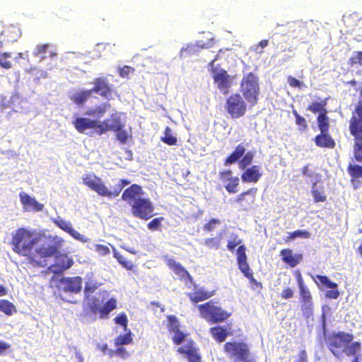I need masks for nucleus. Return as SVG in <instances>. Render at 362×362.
Returning <instances> with one entry per match:
<instances>
[{
    "label": "nucleus",
    "mask_w": 362,
    "mask_h": 362,
    "mask_svg": "<svg viewBox=\"0 0 362 362\" xmlns=\"http://www.w3.org/2000/svg\"><path fill=\"white\" fill-rule=\"evenodd\" d=\"M9 245L12 251L26 258L35 267H43L41 259L52 257L60 246V241L54 245L37 247L41 235L36 230L21 227L11 233Z\"/></svg>",
    "instance_id": "f257e3e1"
},
{
    "label": "nucleus",
    "mask_w": 362,
    "mask_h": 362,
    "mask_svg": "<svg viewBox=\"0 0 362 362\" xmlns=\"http://www.w3.org/2000/svg\"><path fill=\"white\" fill-rule=\"evenodd\" d=\"M349 130L354 137V156L356 161L362 163V101H358L351 112Z\"/></svg>",
    "instance_id": "f03ea898"
},
{
    "label": "nucleus",
    "mask_w": 362,
    "mask_h": 362,
    "mask_svg": "<svg viewBox=\"0 0 362 362\" xmlns=\"http://www.w3.org/2000/svg\"><path fill=\"white\" fill-rule=\"evenodd\" d=\"M242 243V240L236 234H233L227 243V248L229 251L233 252L235 248L238 246L236 250L237 263L239 269L247 277L251 283L255 284L257 287L262 288L261 282L257 281L253 276V272L247 262L246 247Z\"/></svg>",
    "instance_id": "7ed1b4c3"
},
{
    "label": "nucleus",
    "mask_w": 362,
    "mask_h": 362,
    "mask_svg": "<svg viewBox=\"0 0 362 362\" xmlns=\"http://www.w3.org/2000/svg\"><path fill=\"white\" fill-rule=\"evenodd\" d=\"M82 180L83 184L90 189L97 192L99 195L108 198L117 197L124 187L130 183V181L128 180L121 179L113 190H109L101 178L94 174H86L83 177Z\"/></svg>",
    "instance_id": "20e7f679"
},
{
    "label": "nucleus",
    "mask_w": 362,
    "mask_h": 362,
    "mask_svg": "<svg viewBox=\"0 0 362 362\" xmlns=\"http://www.w3.org/2000/svg\"><path fill=\"white\" fill-rule=\"evenodd\" d=\"M240 91L245 100L255 105L259 95V78L252 72L243 76L240 82Z\"/></svg>",
    "instance_id": "39448f33"
},
{
    "label": "nucleus",
    "mask_w": 362,
    "mask_h": 362,
    "mask_svg": "<svg viewBox=\"0 0 362 362\" xmlns=\"http://www.w3.org/2000/svg\"><path fill=\"white\" fill-rule=\"evenodd\" d=\"M201 316L211 323H218L225 321L230 316V313L215 305L212 300L198 305Z\"/></svg>",
    "instance_id": "423d86ee"
},
{
    "label": "nucleus",
    "mask_w": 362,
    "mask_h": 362,
    "mask_svg": "<svg viewBox=\"0 0 362 362\" xmlns=\"http://www.w3.org/2000/svg\"><path fill=\"white\" fill-rule=\"evenodd\" d=\"M57 241H60V246L57 249L54 255L52 257H54V263L49 267V269L54 274H59L67 270L74 264V260L65 253H60L64 240L57 236L54 237L49 245H54Z\"/></svg>",
    "instance_id": "0eeeda50"
},
{
    "label": "nucleus",
    "mask_w": 362,
    "mask_h": 362,
    "mask_svg": "<svg viewBox=\"0 0 362 362\" xmlns=\"http://www.w3.org/2000/svg\"><path fill=\"white\" fill-rule=\"evenodd\" d=\"M354 339V335L349 332H338L333 333L327 338V346L329 351L337 358H340L343 354L344 349Z\"/></svg>",
    "instance_id": "6e6552de"
},
{
    "label": "nucleus",
    "mask_w": 362,
    "mask_h": 362,
    "mask_svg": "<svg viewBox=\"0 0 362 362\" xmlns=\"http://www.w3.org/2000/svg\"><path fill=\"white\" fill-rule=\"evenodd\" d=\"M225 110L231 118H240L247 112L246 101L240 93H233L226 99Z\"/></svg>",
    "instance_id": "1a4fd4ad"
},
{
    "label": "nucleus",
    "mask_w": 362,
    "mask_h": 362,
    "mask_svg": "<svg viewBox=\"0 0 362 362\" xmlns=\"http://www.w3.org/2000/svg\"><path fill=\"white\" fill-rule=\"evenodd\" d=\"M223 351L234 361H245L250 356L248 345L239 341H227L223 346Z\"/></svg>",
    "instance_id": "9d476101"
},
{
    "label": "nucleus",
    "mask_w": 362,
    "mask_h": 362,
    "mask_svg": "<svg viewBox=\"0 0 362 362\" xmlns=\"http://www.w3.org/2000/svg\"><path fill=\"white\" fill-rule=\"evenodd\" d=\"M134 216L143 220H148L153 216V205L149 199L141 198L137 199L130 206Z\"/></svg>",
    "instance_id": "9b49d317"
},
{
    "label": "nucleus",
    "mask_w": 362,
    "mask_h": 362,
    "mask_svg": "<svg viewBox=\"0 0 362 362\" xmlns=\"http://www.w3.org/2000/svg\"><path fill=\"white\" fill-rule=\"evenodd\" d=\"M93 88L90 90L92 94L96 93L103 98L110 100L114 90L112 86L109 83L105 77H97L93 81Z\"/></svg>",
    "instance_id": "f8f14e48"
},
{
    "label": "nucleus",
    "mask_w": 362,
    "mask_h": 362,
    "mask_svg": "<svg viewBox=\"0 0 362 362\" xmlns=\"http://www.w3.org/2000/svg\"><path fill=\"white\" fill-rule=\"evenodd\" d=\"M313 280L320 289L324 288H331V290L327 291L325 293L327 298L337 299L339 296L337 284L332 281L327 276L317 274L313 277Z\"/></svg>",
    "instance_id": "ddd939ff"
},
{
    "label": "nucleus",
    "mask_w": 362,
    "mask_h": 362,
    "mask_svg": "<svg viewBox=\"0 0 362 362\" xmlns=\"http://www.w3.org/2000/svg\"><path fill=\"white\" fill-rule=\"evenodd\" d=\"M117 308V300L110 298L103 306H100L95 300L89 304V309L94 315H99L100 318H107L111 311Z\"/></svg>",
    "instance_id": "4468645a"
},
{
    "label": "nucleus",
    "mask_w": 362,
    "mask_h": 362,
    "mask_svg": "<svg viewBox=\"0 0 362 362\" xmlns=\"http://www.w3.org/2000/svg\"><path fill=\"white\" fill-rule=\"evenodd\" d=\"M257 192V188H250L248 190L238 195L235 202L243 211H248L255 203Z\"/></svg>",
    "instance_id": "2eb2a0df"
},
{
    "label": "nucleus",
    "mask_w": 362,
    "mask_h": 362,
    "mask_svg": "<svg viewBox=\"0 0 362 362\" xmlns=\"http://www.w3.org/2000/svg\"><path fill=\"white\" fill-rule=\"evenodd\" d=\"M75 129L79 133H84L86 130L93 129L98 134L100 135V122L90 119L87 117H77L73 122Z\"/></svg>",
    "instance_id": "dca6fc26"
},
{
    "label": "nucleus",
    "mask_w": 362,
    "mask_h": 362,
    "mask_svg": "<svg viewBox=\"0 0 362 362\" xmlns=\"http://www.w3.org/2000/svg\"><path fill=\"white\" fill-rule=\"evenodd\" d=\"M216 291H208L202 286L197 284H193V290L192 292L187 293V297L192 303H197L209 299L214 296Z\"/></svg>",
    "instance_id": "f3484780"
},
{
    "label": "nucleus",
    "mask_w": 362,
    "mask_h": 362,
    "mask_svg": "<svg viewBox=\"0 0 362 362\" xmlns=\"http://www.w3.org/2000/svg\"><path fill=\"white\" fill-rule=\"evenodd\" d=\"M100 135L108 131H119L121 128L124 127V124L122 122L120 117L117 113H113L110 115V119H105L100 122Z\"/></svg>",
    "instance_id": "a211bd4d"
},
{
    "label": "nucleus",
    "mask_w": 362,
    "mask_h": 362,
    "mask_svg": "<svg viewBox=\"0 0 362 362\" xmlns=\"http://www.w3.org/2000/svg\"><path fill=\"white\" fill-rule=\"evenodd\" d=\"M211 72L213 74V78L215 83H217L218 88L220 90H225V93H226L231 86V80L227 71L224 69L217 71L216 69L212 68Z\"/></svg>",
    "instance_id": "6ab92c4d"
},
{
    "label": "nucleus",
    "mask_w": 362,
    "mask_h": 362,
    "mask_svg": "<svg viewBox=\"0 0 362 362\" xmlns=\"http://www.w3.org/2000/svg\"><path fill=\"white\" fill-rule=\"evenodd\" d=\"M20 201L23 205L24 211H41L44 209V205L39 203L34 197H31L27 193L22 192L19 194Z\"/></svg>",
    "instance_id": "aec40b11"
},
{
    "label": "nucleus",
    "mask_w": 362,
    "mask_h": 362,
    "mask_svg": "<svg viewBox=\"0 0 362 362\" xmlns=\"http://www.w3.org/2000/svg\"><path fill=\"white\" fill-rule=\"evenodd\" d=\"M220 178L223 182H226L225 188L228 193L234 194L238 192L239 185V179L238 177H233L232 171L226 170L220 173Z\"/></svg>",
    "instance_id": "412c9836"
},
{
    "label": "nucleus",
    "mask_w": 362,
    "mask_h": 362,
    "mask_svg": "<svg viewBox=\"0 0 362 362\" xmlns=\"http://www.w3.org/2000/svg\"><path fill=\"white\" fill-rule=\"evenodd\" d=\"M180 354H185L189 362H201V356L198 354L197 349L194 346L192 340H189L187 344L178 348Z\"/></svg>",
    "instance_id": "4be33fe9"
},
{
    "label": "nucleus",
    "mask_w": 362,
    "mask_h": 362,
    "mask_svg": "<svg viewBox=\"0 0 362 362\" xmlns=\"http://www.w3.org/2000/svg\"><path fill=\"white\" fill-rule=\"evenodd\" d=\"M296 276L299 288L301 301L305 306L310 308L313 305L312 295L308 288L305 285L303 279L300 272L296 273Z\"/></svg>",
    "instance_id": "5701e85b"
},
{
    "label": "nucleus",
    "mask_w": 362,
    "mask_h": 362,
    "mask_svg": "<svg viewBox=\"0 0 362 362\" xmlns=\"http://www.w3.org/2000/svg\"><path fill=\"white\" fill-rule=\"evenodd\" d=\"M60 282L64 291L77 293L81 290L82 279L80 276L64 277Z\"/></svg>",
    "instance_id": "b1692460"
},
{
    "label": "nucleus",
    "mask_w": 362,
    "mask_h": 362,
    "mask_svg": "<svg viewBox=\"0 0 362 362\" xmlns=\"http://www.w3.org/2000/svg\"><path fill=\"white\" fill-rule=\"evenodd\" d=\"M313 141L319 148L333 149L336 146L335 140L329 132H320L319 134L315 136Z\"/></svg>",
    "instance_id": "393cba45"
},
{
    "label": "nucleus",
    "mask_w": 362,
    "mask_h": 362,
    "mask_svg": "<svg viewBox=\"0 0 362 362\" xmlns=\"http://www.w3.org/2000/svg\"><path fill=\"white\" fill-rule=\"evenodd\" d=\"M141 194V187L136 184H133L123 192L122 199L131 206L134 202L141 199L140 197Z\"/></svg>",
    "instance_id": "a878e982"
},
{
    "label": "nucleus",
    "mask_w": 362,
    "mask_h": 362,
    "mask_svg": "<svg viewBox=\"0 0 362 362\" xmlns=\"http://www.w3.org/2000/svg\"><path fill=\"white\" fill-rule=\"evenodd\" d=\"M280 256L281 260L290 266L291 267H295L303 260L302 254H293L292 250L289 248L283 249L280 252Z\"/></svg>",
    "instance_id": "bb28decb"
},
{
    "label": "nucleus",
    "mask_w": 362,
    "mask_h": 362,
    "mask_svg": "<svg viewBox=\"0 0 362 362\" xmlns=\"http://www.w3.org/2000/svg\"><path fill=\"white\" fill-rule=\"evenodd\" d=\"M261 175L259 167L255 165L245 169L241 175V179L244 182L255 183L259 180Z\"/></svg>",
    "instance_id": "cd10ccee"
},
{
    "label": "nucleus",
    "mask_w": 362,
    "mask_h": 362,
    "mask_svg": "<svg viewBox=\"0 0 362 362\" xmlns=\"http://www.w3.org/2000/svg\"><path fill=\"white\" fill-rule=\"evenodd\" d=\"M209 332L214 340L218 343L224 341L227 337L231 334L230 328L228 329L220 325L211 327Z\"/></svg>",
    "instance_id": "c85d7f7f"
},
{
    "label": "nucleus",
    "mask_w": 362,
    "mask_h": 362,
    "mask_svg": "<svg viewBox=\"0 0 362 362\" xmlns=\"http://www.w3.org/2000/svg\"><path fill=\"white\" fill-rule=\"evenodd\" d=\"M168 265L173 269L175 274L180 276V279H186L189 282H192V276L187 270L181 265L180 263L175 262L174 259H170L168 262Z\"/></svg>",
    "instance_id": "c756f323"
},
{
    "label": "nucleus",
    "mask_w": 362,
    "mask_h": 362,
    "mask_svg": "<svg viewBox=\"0 0 362 362\" xmlns=\"http://www.w3.org/2000/svg\"><path fill=\"white\" fill-rule=\"evenodd\" d=\"M245 147L243 144H238L235 150L224 160V165H228L235 163L245 153Z\"/></svg>",
    "instance_id": "7c9ffc66"
},
{
    "label": "nucleus",
    "mask_w": 362,
    "mask_h": 362,
    "mask_svg": "<svg viewBox=\"0 0 362 362\" xmlns=\"http://www.w3.org/2000/svg\"><path fill=\"white\" fill-rule=\"evenodd\" d=\"M110 107L111 105L109 103L105 102L95 108L88 110L85 112V115L96 118H100L105 115Z\"/></svg>",
    "instance_id": "2f4dec72"
},
{
    "label": "nucleus",
    "mask_w": 362,
    "mask_h": 362,
    "mask_svg": "<svg viewBox=\"0 0 362 362\" xmlns=\"http://www.w3.org/2000/svg\"><path fill=\"white\" fill-rule=\"evenodd\" d=\"M361 350V344L359 341H354L348 344L344 349L343 353L348 357H359Z\"/></svg>",
    "instance_id": "473e14b6"
},
{
    "label": "nucleus",
    "mask_w": 362,
    "mask_h": 362,
    "mask_svg": "<svg viewBox=\"0 0 362 362\" xmlns=\"http://www.w3.org/2000/svg\"><path fill=\"white\" fill-rule=\"evenodd\" d=\"M327 105V99H323L320 101H313L312 102L308 107L307 110L310 111L311 112L316 114L318 113H324L327 110L326 109V106Z\"/></svg>",
    "instance_id": "72a5a7b5"
},
{
    "label": "nucleus",
    "mask_w": 362,
    "mask_h": 362,
    "mask_svg": "<svg viewBox=\"0 0 362 362\" xmlns=\"http://www.w3.org/2000/svg\"><path fill=\"white\" fill-rule=\"evenodd\" d=\"M92 95L90 90H84L77 92L71 96L73 103L78 105H83Z\"/></svg>",
    "instance_id": "f704fd0d"
},
{
    "label": "nucleus",
    "mask_w": 362,
    "mask_h": 362,
    "mask_svg": "<svg viewBox=\"0 0 362 362\" xmlns=\"http://www.w3.org/2000/svg\"><path fill=\"white\" fill-rule=\"evenodd\" d=\"M317 123L320 132H329L330 128L329 119L327 116V111L319 114L317 117Z\"/></svg>",
    "instance_id": "c9c22d12"
},
{
    "label": "nucleus",
    "mask_w": 362,
    "mask_h": 362,
    "mask_svg": "<svg viewBox=\"0 0 362 362\" xmlns=\"http://www.w3.org/2000/svg\"><path fill=\"white\" fill-rule=\"evenodd\" d=\"M0 311L6 315L11 316L17 312L16 306L8 300H0Z\"/></svg>",
    "instance_id": "e433bc0d"
},
{
    "label": "nucleus",
    "mask_w": 362,
    "mask_h": 362,
    "mask_svg": "<svg viewBox=\"0 0 362 362\" xmlns=\"http://www.w3.org/2000/svg\"><path fill=\"white\" fill-rule=\"evenodd\" d=\"M114 257L116 258L117 262L125 269L128 270H132L134 268L133 263L127 260L125 257L121 255L119 252H117L115 249L113 250Z\"/></svg>",
    "instance_id": "4c0bfd02"
},
{
    "label": "nucleus",
    "mask_w": 362,
    "mask_h": 362,
    "mask_svg": "<svg viewBox=\"0 0 362 362\" xmlns=\"http://www.w3.org/2000/svg\"><path fill=\"white\" fill-rule=\"evenodd\" d=\"M160 140L169 145V146H175L177 145V139L175 136H173L171 134V129L169 127H166L164 132V136L160 138Z\"/></svg>",
    "instance_id": "58836bf2"
},
{
    "label": "nucleus",
    "mask_w": 362,
    "mask_h": 362,
    "mask_svg": "<svg viewBox=\"0 0 362 362\" xmlns=\"http://www.w3.org/2000/svg\"><path fill=\"white\" fill-rule=\"evenodd\" d=\"M132 332L129 330L124 334H120L115 339V345L119 346L120 345H127L132 343Z\"/></svg>",
    "instance_id": "ea45409f"
},
{
    "label": "nucleus",
    "mask_w": 362,
    "mask_h": 362,
    "mask_svg": "<svg viewBox=\"0 0 362 362\" xmlns=\"http://www.w3.org/2000/svg\"><path fill=\"white\" fill-rule=\"evenodd\" d=\"M100 286V284L97 283L96 281L93 279H89L86 282L84 288V294L86 298L95 292V291Z\"/></svg>",
    "instance_id": "a19ab883"
},
{
    "label": "nucleus",
    "mask_w": 362,
    "mask_h": 362,
    "mask_svg": "<svg viewBox=\"0 0 362 362\" xmlns=\"http://www.w3.org/2000/svg\"><path fill=\"white\" fill-rule=\"evenodd\" d=\"M292 113L296 118V124L298 127L300 132H305L308 129V122L306 119L301 116L296 110H293Z\"/></svg>",
    "instance_id": "79ce46f5"
},
{
    "label": "nucleus",
    "mask_w": 362,
    "mask_h": 362,
    "mask_svg": "<svg viewBox=\"0 0 362 362\" xmlns=\"http://www.w3.org/2000/svg\"><path fill=\"white\" fill-rule=\"evenodd\" d=\"M347 170L352 179L362 177V165L350 164L347 168Z\"/></svg>",
    "instance_id": "37998d69"
},
{
    "label": "nucleus",
    "mask_w": 362,
    "mask_h": 362,
    "mask_svg": "<svg viewBox=\"0 0 362 362\" xmlns=\"http://www.w3.org/2000/svg\"><path fill=\"white\" fill-rule=\"evenodd\" d=\"M253 158H254V153L252 151H248L247 153L244 154L242 159H240L239 161L240 168L242 170L245 169L247 166H249L252 163V162L253 160Z\"/></svg>",
    "instance_id": "c03bdc74"
},
{
    "label": "nucleus",
    "mask_w": 362,
    "mask_h": 362,
    "mask_svg": "<svg viewBox=\"0 0 362 362\" xmlns=\"http://www.w3.org/2000/svg\"><path fill=\"white\" fill-rule=\"evenodd\" d=\"M168 329L170 332H173L180 329V323L178 319L175 315H168Z\"/></svg>",
    "instance_id": "a18cd8bd"
},
{
    "label": "nucleus",
    "mask_w": 362,
    "mask_h": 362,
    "mask_svg": "<svg viewBox=\"0 0 362 362\" xmlns=\"http://www.w3.org/2000/svg\"><path fill=\"white\" fill-rule=\"evenodd\" d=\"M116 133V139L121 144H125L129 139H132V134L128 133L124 128H121L119 131L115 132Z\"/></svg>",
    "instance_id": "49530a36"
},
{
    "label": "nucleus",
    "mask_w": 362,
    "mask_h": 362,
    "mask_svg": "<svg viewBox=\"0 0 362 362\" xmlns=\"http://www.w3.org/2000/svg\"><path fill=\"white\" fill-rule=\"evenodd\" d=\"M11 57L10 52H6L0 54V66L4 69H9L12 67V63L7 60Z\"/></svg>",
    "instance_id": "de8ad7c7"
},
{
    "label": "nucleus",
    "mask_w": 362,
    "mask_h": 362,
    "mask_svg": "<svg viewBox=\"0 0 362 362\" xmlns=\"http://www.w3.org/2000/svg\"><path fill=\"white\" fill-rule=\"evenodd\" d=\"M310 237V233L309 231L298 230L292 233H290L286 241H288L290 240L295 239L297 238H309Z\"/></svg>",
    "instance_id": "09e8293b"
},
{
    "label": "nucleus",
    "mask_w": 362,
    "mask_h": 362,
    "mask_svg": "<svg viewBox=\"0 0 362 362\" xmlns=\"http://www.w3.org/2000/svg\"><path fill=\"white\" fill-rule=\"evenodd\" d=\"M221 224V221L218 218H211L203 226V230L206 232H211L216 228V226Z\"/></svg>",
    "instance_id": "8fccbe9b"
},
{
    "label": "nucleus",
    "mask_w": 362,
    "mask_h": 362,
    "mask_svg": "<svg viewBox=\"0 0 362 362\" xmlns=\"http://www.w3.org/2000/svg\"><path fill=\"white\" fill-rule=\"evenodd\" d=\"M349 66L362 65V51L355 52L348 61Z\"/></svg>",
    "instance_id": "3c124183"
},
{
    "label": "nucleus",
    "mask_w": 362,
    "mask_h": 362,
    "mask_svg": "<svg viewBox=\"0 0 362 362\" xmlns=\"http://www.w3.org/2000/svg\"><path fill=\"white\" fill-rule=\"evenodd\" d=\"M204 244L210 249L217 250L220 247V239L217 238H208L204 240Z\"/></svg>",
    "instance_id": "603ef678"
},
{
    "label": "nucleus",
    "mask_w": 362,
    "mask_h": 362,
    "mask_svg": "<svg viewBox=\"0 0 362 362\" xmlns=\"http://www.w3.org/2000/svg\"><path fill=\"white\" fill-rule=\"evenodd\" d=\"M164 220L163 217H158L151 220L148 223L147 227L150 230H159L161 226V223Z\"/></svg>",
    "instance_id": "864d4df0"
},
{
    "label": "nucleus",
    "mask_w": 362,
    "mask_h": 362,
    "mask_svg": "<svg viewBox=\"0 0 362 362\" xmlns=\"http://www.w3.org/2000/svg\"><path fill=\"white\" fill-rule=\"evenodd\" d=\"M115 322L123 327L124 330L127 329L128 319L127 315L124 313L119 314L115 319Z\"/></svg>",
    "instance_id": "5fc2aeb1"
},
{
    "label": "nucleus",
    "mask_w": 362,
    "mask_h": 362,
    "mask_svg": "<svg viewBox=\"0 0 362 362\" xmlns=\"http://www.w3.org/2000/svg\"><path fill=\"white\" fill-rule=\"evenodd\" d=\"M287 82L289 84V86L292 88H298L299 89H301L302 88L305 87V85L303 82L299 81L298 79L292 76H288L287 77Z\"/></svg>",
    "instance_id": "6e6d98bb"
},
{
    "label": "nucleus",
    "mask_w": 362,
    "mask_h": 362,
    "mask_svg": "<svg viewBox=\"0 0 362 362\" xmlns=\"http://www.w3.org/2000/svg\"><path fill=\"white\" fill-rule=\"evenodd\" d=\"M174 335L173 336V341L175 345H180L185 339L187 334L183 333L180 329L173 332Z\"/></svg>",
    "instance_id": "4d7b16f0"
},
{
    "label": "nucleus",
    "mask_w": 362,
    "mask_h": 362,
    "mask_svg": "<svg viewBox=\"0 0 362 362\" xmlns=\"http://www.w3.org/2000/svg\"><path fill=\"white\" fill-rule=\"evenodd\" d=\"M135 69L129 66H123L119 69V74L121 77H128L129 74H133Z\"/></svg>",
    "instance_id": "13d9d810"
},
{
    "label": "nucleus",
    "mask_w": 362,
    "mask_h": 362,
    "mask_svg": "<svg viewBox=\"0 0 362 362\" xmlns=\"http://www.w3.org/2000/svg\"><path fill=\"white\" fill-rule=\"evenodd\" d=\"M312 194L315 202H324L326 201V195H325L322 192H320L319 190L313 189L312 191Z\"/></svg>",
    "instance_id": "bf43d9fd"
},
{
    "label": "nucleus",
    "mask_w": 362,
    "mask_h": 362,
    "mask_svg": "<svg viewBox=\"0 0 362 362\" xmlns=\"http://www.w3.org/2000/svg\"><path fill=\"white\" fill-rule=\"evenodd\" d=\"M95 250L98 254L103 256L107 255L110 253V248L105 245L97 244L95 245Z\"/></svg>",
    "instance_id": "052dcab7"
},
{
    "label": "nucleus",
    "mask_w": 362,
    "mask_h": 362,
    "mask_svg": "<svg viewBox=\"0 0 362 362\" xmlns=\"http://www.w3.org/2000/svg\"><path fill=\"white\" fill-rule=\"evenodd\" d=\"M113 354L122 358H125L129 356V353L124 347H117L115 351H111L110 356H112Z\"/></svg>",
    "instance_id": "680f3d73"
},
{
    "label": "nucleus",
    "mask_w": 362,
    "mask_h": 362,
    "mask_svg": "<svg viewBox=\"0 0 362 362\" xmlns=\"http://www.w3.org/2000/svg\"><path fill=\"white\" fill-rule=\"evenodd\" d=\"M56 225L64 230L65 232L69 233L72 227L71 224L69 222H67L63 219H60L59 221H55Z\"/></svg>",
    "instance_id": "e2e57ef3"
},
{
    "label": "nucleus",
    "mask_w": 362,
    "mask_h": 362,
    "mask_svg": "<svg viewBox=\"0 0 362 362\" xmlns=\"http://www.w3.org/2000/svg\"><path fill=\"white\" fill-rule=\"evenodd\" d=\"M49 45L48 43L37 45L35 48V51L34 52L35 56H39L40 54H45Z\"/></svg>",
    "instance_id": "0e129e2a"
},
{
    "label": "nucleus",
    "mask_w": 362,
    "mask_h": 362,
    "mask_svg": "<svg viewBox=\"0 0 362 362\" xmlns=\"http://www.w3.org/2000/svg\"><path fill=\"white\" fill-rule=\"evenodd\" d=\"M269 45L268 40H262L257 45H256L254 47V51L256 53L262 54L264 52L263 48L266 47Z\"/></svg>",
    "instance_id": "69168bd1"
},
{
    "label": "nucleus",
    "mask_w": 362,
    "mask_h": 362,
    "mask_svg": "<svg viewBox=\"0 0 362 362\" xmlns=\"http://www.w3.org/2000/svg\"><path fill=\"white\" fill-rule=\"evenodd\" d=\"M281 296L284 299H289L293 296V291L289 287L284 288L281 292Z\"/></svg>",
    "instance_id": "338daca9"
},
{
    "label": "nucleus",
    "mask_w": 362,
    "mask_h": 362,
    "mask_svg": "<svg viewBox=\"0 0 362 362\" xmlns=\"http://www.w3.org/2000/svg\"><path fill=\"white\" fill-rule=\"evenodd\" d=\"M11 348V344L4 341H0V355H3L7 352Z\"/></svg>",
    "instance_id": "774afa93"
}]
</instances>
